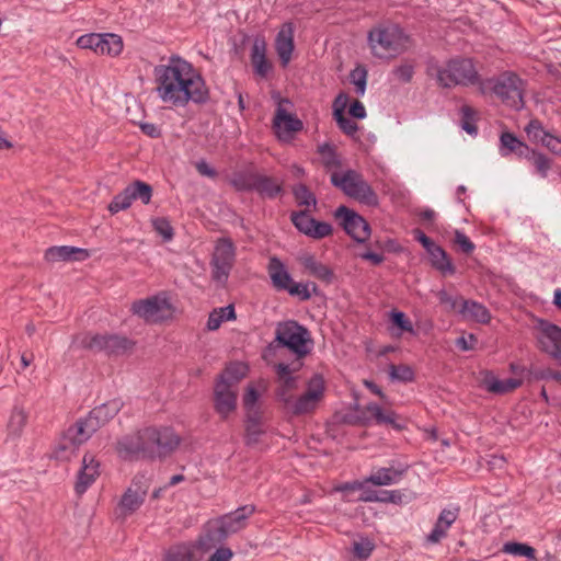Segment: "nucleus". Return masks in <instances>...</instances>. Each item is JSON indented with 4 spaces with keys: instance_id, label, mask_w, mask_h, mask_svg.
Segmentation results:
<instances>
[{
    "instance_id": "1",
    "label": "nucleus",
    "mask_w": 561,
    "mask_h": 561,
    "mask_svg": "<svg viewBox=\"0 0 561 561\" xmlns=\"http://www.w3.org/2000/svg\"><path fill=\"white\" fill-rule=\"evenodd\" d=\"M153 76L158 98L173 107L190 103L204 104L209 89L199 71L186 59L172 55L165 64L154 67Z\"/></svg>"
},
{
    "instance_id": "2",
    "label": "nucleus",
    "mask_w": 561,
    "mask_h": 561,
    "mask_svg": "<svg viewBox=\"0 0 561 561\" xmlns=\"http://www.w3.org/2000/svg\"><path fill=\"white\" fill-rule=\"evenodd\" d=\"M277 375V388L275 397L283 408L293 415H306L313 413L325 393V380L321 374H314L307 382V388L299 397L294 396L298 388L297 377L293 376L288 364L275 365Z\"/></svg>"
},
{
    "instance_id": "3",
    "label": "nucleus",
    "mask_w": 561,
    "mask_h": 561,
    "mask_svg": "<svg viewBox=\"0 0 561 561\" xmlns=\"http://www.w3.org/2000/svg\"><path fill=\"white\" fill-rule=\"evenodd\" d=\"M427 75L435 78L438 87L451 89L456 87H478L481 95L488 94L484 78L481 77L473 58L456 56L443 65L430 64Z\"/></svg>"
},
{
    "instance_id": "4",
    "label": "nucleus",
    "mask_w": 561,
    "mask_h": 561,
    "mask_svg": "<svg viewBox=\"0 0 561 561\" xmlns=\"http://www.w3.org/2000/svg\"><path fill=\"white\" fill-rule=\"evenodd\" d=\"M367 44L375 58L390 60L407 53L412 41L399 24L387 23L369 30Z\"/></svg>"
},
{
    "instance_id": "5",
    "label": "nucleus",
    "mask_w": 561,
    "mask_h": 561,
    "mask_svg": "<svg viewBox=\"0 0 561 561\" xmlns=\"http://www.w3.org/2000/svg\"><path fill=\"white\" fill-rule=\"evenodd\" d=\"M483 82L488 93L492 92L505 106L514 111L524 108L526 82L515 72L505 71L497 77L486 78Z\"/></svg>"
},
{
    "instance_id": "6",
    "label": "nucleus",
    "mask_w": 561,
    "mask_h": 561,
    "mask_svg": "<svg viewBox=\"0 0 561 561\" xmlns=\"http://www.w3.org/2000/svg\"><path fill=\"white\" fill-rule=\"evenodd\" d=\"M99 428L98 421H94L90 414L78 420L59 439L54 449V457L59 460H70L76 456L80 445L85 443Z\"/></svg>"
},
{
    "instance_id": "7",
    "label": "nucleus",
    "mask_w": 561,
    "mask_h": 561,
    "mask_svg": "<svg viewBox=\"0 0 561 561\" xmlns=\"http://www.w3.org/2000/svg\"><path fill=\"white\" fill-rule=\"evenodd\" d=\"M272 100L276 108L272 119V128L276 138L282 142H290L296 133L301 131L304 123L294 113V103L282 96L277 91L272 92Z\"/></svg>"
},
{
    "instance_id": "8",
    "label": "nucleus",
    "mask_w": 561,
    "mask_h": 561,
    "mask_svg": "<svg viewBox=\"0 0 561 561\" xmlns=\"http://www.w3.org/2000/svg\"><path fill=\"white\" fill-rule=\"evenodd\" d=\"M331 183L340 188L345 195L366 206H377L378 195L368 184L363 175L355 170L334 172L331 175Z\"/></svg>"
},
{
    "instance_id": "9",
    "label": "nucleus",
    "mask_w": 561,
    "mask_h": 561,
    "mask_svg": "<svg viewBox=\"0 0 561 561\" xmlns=\"http://www.w3.org/2000/svg\"><path fill=\"white\" fill-rule=\"evenodd\" d=\"M275 341L288 348L298 358L308 355L313 346V341L307 328L295 320L278 322L275 330Z\"/></svg>"
},
{
    "instance_id": "10",
    "label": "nucleus",
    "mask_w": 561,
    "mask_h": 561,
    "mask_svg": "<svg viewBox=\"0 0 561 561\" xmlns=\"http://www.w3.org/2000/svg\"><path fill=\"white\" fill-rule=\"evenodd\" d=\"M130 311L146 323L158 324L171 319L174 308L168 294L161 291L148 298L134 301Z\"/></svg>"
},
{
    "instance_id": "11",
    "label": "nucleus",
    "mask_w": 561,
    "mask_h": 561,
    "mask_svg": "<svg viewBox=\"0 0 561 561\" xmlns=\"http://www.w3.org/2000/svg\"><path fill=\"white\" fill-rule=\"evenodd\" d=\"M77 347L93 352H103L107 355H121L131 348L133 343L124 336L116 334L81 333L73 339Z\"/></svg>"
},
{
    "instance_id": "12",
    "label": "nucleus",
    "mask_w": 561,
    "mask_h": 561,
    "mask_svg": "<svg viewBox=\"0 0 561 561\" xmlns=\"http://www.w3.org/2000/svg\"><path fill=\"white\" fill-rule=\"evenodd\" d=\"M236 261V247L229 238H220L210 260L211 278L225 286Z\"/></svg>"
},
{
    "instance_id": "13",
    "label": "nucleus",
    "mask_w": 561,
    "mask_h": 561,
    "mask_svg": "<svg viewBox=\"0 0 561 561\" xmlns=\"http://www.w3.org/2000/svg\"><path fill=\"white\" fill-rule=\"evenodd\" d=\"M333 216L354 242L365 244L370 239L371 228L369 222L355 210L341 205L334 210Z\"/></svg>"
},
{
    "instance_id": "14",
    "label": "nucleus",
    "mask_w": 561,
    "mask_h": 561,
    "mask_svg": "<svg viewBox=\"0 0 561 561\" xmlns=\"http://www.w3.org/2000/svg\"><path fill=\"white\" fill-rule=\"evenodd\" d=\"M151 196L152 187L149 184L142 181H135L116 194L107 208L114 215L129 208L135 199H140L142 204L147 205L150 203Z\"/></svg>"
},
{
    "instance_id": "15",
    "label": "nucleus",
    "mask_w": 561,
    "mask_h": 561,
    "mask_svg": "<svg viewBox=\"0 0 561 561\" xmlns=\"http://www.w3.org/2000/svg\"><path fill=\"white\" fill-rule=\"evenodd\" d=\"M413 237L425 249L433 268L443 275H454L456 267L453 264L447 252L430 237H427L421 229L416 228L412 231Z\"/></svg>"
},
{
    "instance_id": "16",
    "label": "nucleus",
    "mask_w": 561,
    "mask_h": 561,
    "mask_svg": "<svg viewBox=\"0 0 561 561\" xmlns=\"http://www.w3.org/2000/svg\"><path fill=\"white\" fill-rule=\"evenodd\" d=\"M145 439L148 443L151 456H164L172 453L180 445V437L171 427H146Z\"/></svg>"
},
{
    "instance_id": "17",
    "label": "nucleus",
    "mask_w": 561,
    "mask_h": 561,
    "mask_svg": "<svg viewBox=\"0 0 561 561\" xmlns=\"http://www.w3.org/2000/svg\"><path fill=\"white\" fill-rule=\"evenodd\" d=\"M538 347L561 365V328L546 320L538 322Z\"/></svg>"
},
{
    "instance_id": "18",
    "label": "nucleus",
    "mask_w": 561,
    "mask_h": 561,
    "mask_svg": "<svg viewBox=\"0 0 561 561\" xmlns=\"http://www.w3.org/2000/svg\"><path fill=\"white\" fill-rule=\"evenodd\" d=\"M290 220L295 228L302 234L320 240L333 232V227L327 221H319L310 216L309 209L293 211Z\"/></svg>"
},
{
    "instance_id": "19",
    "label": "nucleus",
    "mask_w": 561,
    "mask_h": 561,
    "mask_svg": "<svg viewBox=\"0 0 561 561\" xmlns=\"http://www.w3.org/2000/svg\"><path fill=\"white\" fill-rule=\"evenodd\" d=\"M252 504L238 507L236 511L225 514L218 519V539H226L229 535L236 534L247 526V519L255 512Z\"/></svg>"
},
{
    "instance_id": "20",
    "label": "nucleus",
    "mask_w": 561,
    "mask_h": 561,
    "mask_svg": "<svg viewBox=\"0 0 561 561\" xmlns=\"http://www.w3.org/2000/svg\"><path fill=\"white\" fill-rule=\"evenodd\" d=\"M115 449L118 457L125 460L152 457L148 443L145 439V428L135 434L121 437L116 443Z\"/></svg>"
},
{
    "instance_id": "21",
    "label": "nucleus",
    "mask_w": 561,
    "mask_h": 561,
    "mask_svg": "<svg viewBox=\"0 0 561 561\" xmlns=\"http://www.w3.org/2000/svg\"><path fill=\"white\" fill-rule=\"evenodd\" d=\"M214 408L221 419H227L237 409V389L225 381L214 387Z\"/></svg>"
},
{
    "instance_id": "22",
    "label": "nucleus",
    "mask_w": 561,
    "mask_h": 561,
    "mask_svg": "<svg viewBox=\"0 0 561 561\" xmlns=\"http://www.w3.org/2000/svg\"><path fill=\"white\" fill-rule=\"evenodd\" d=\"M355 410L359 413L358 419L364 425H368L371 422H375L378 425L387 424L394 428L401 427L396 423L397 414L394 411L383 410L379 404L375 402H370L364 408H360L357 404Z\"/></svg>"
},
{
    "instance_id": "23",
    "label": "nucleus",
    "mask_w": 561,
    "mask_h": 561,
    "mask_svg": "<svg viewBox=\"0 0 561 561\" xmlns=\"http://www.w3.org/2000/svg\"><path fill=\"white\" fill-rule=\"evenodd\" d=\"M100 476V462L91 454H85L82 458L81 468L77 474L75 491L82 495L95 482Z\"/></svg>"
},
{
    "instance_id": "24",
    "label": "nucleus",
    "mask_w": 561,
    "mask_h": 561,
    "mask_svg": "<svg viewBox=\"0 0 561 561\" xmlns=\"http://www.w3.org/2000/svg\"><path fill=\"white\" fill-rule=\"evenodd\" d=\"M458 515H459L458 506L443 508L438 515V518H437L433 529L426 536V542L432 543V545L440 542V540L447 536L448 529L457 520Z\"/></svg>"
},
{
    "instance_id": "25",
    "label": "nucleus",
    "mask_w": 561,
    "mask_h": 561,
    "mask_svg": "<svg viewBox=\"0 0 561 561\" xmlns=\"http://www.w3.org/2000/svg\"><path fill=\"white\" fill-rule=\"evenodd\" d=\"M275 49L283 67L290 62L294 44V25L290 22L284 23L275 38Z\"/></svg>"
},
{
    "instance_id": "26",
    "label": "nucleus",
    "mask_w": 561,
    "mask_h": 561,
    "mask_svg": "<svg viewBox=\"0 0 561 561\" xmlns=\"http://www.w3.org/2000/svg\"><path fill=\"white\" fill-rule=\"evenodd\" d=\"M481 375L482 388L494 394H505L512 392L523 385V380L518 378L499 379L491 370H483Z\"/></svg>"
},
{
    "instance_id": "27",
    "label": "nucleus",
    "mask_w": 561,
    "mask_h": 561,
    "mask_svg": "<svg viewBox=\"0 0 561 561\" xmlns=\"http://www.w3.org/2000/svg\"><path fill=\"white\" fill-rule=\"evenodd\" d=\"M407 471L408 466H399L398 468L380 467L366 477V482L376 486L398 484Z\"/></svg>"
},
{
    "instance_id": "28",
    "label": "nucleus",
    "mask_w": 561,
    "mask_h": 561,
    "mask_svg": "<svg viewBox=\"0 0 561 561\" xmlns=\"http://www.w3.org/2000/svg\"><path fill=\"white\" fill-rule=\"evenodd\" d=\"M499 151L502 157H508L514 153L518 158L530 159L529 146L510 131L501 134Z\"/></svg>"
},
{
    "instance_id": "29",
    "label": "nucleus",
    "mask_w": 561,
    "mask_h": 561,
    "mask_svg": "<svg viewBox=\"0 0 561 561\" xmlns=\"http://www.w3.org/2000/svg\"><path fill=\"white\" fill-rule=\"evenodd\" d=\"M267 273L272 285L277 290L285 291L294 280L285 264L277 256L270 257Z\"/></svg>"
},
{
    "instance_id": "30",
    "label": "nucleus",
    "mask_w": 561,
    "mask_h": 561,
    "mask_svg": "<svg viewBox=\"0 0 561 561\" xmlns=\"http://www.w3.org/2000/svg\"><path fill=\"white\" fill-rule=\"evenodd\" d=\"M88 257L89 253L87 250L69 245L51 247L45 252V259L48 262L82 261Z\"/></svg>"
},
{
    "instance_id": "31",
    "label": "nucleus",
    "mask_w": 561,
    "mask_h": 561,
    "mask_svg": "<svg viewBox=\"0 0 561 561\" xmlns=\"http://www.w3.org/2000/svg\"><path fill=\"white\" fill-rule=\"evenodd\" d=\"M251 62L253 70L260 78H266L272 70V64L266 58V44L255 39L251 48Z\"/></svg>"
},
{
    "instance_id": "32",
    "label": "nucleus",
    "mask_w": 561,
    "mask_h": 561,
    "mask_svg": "<svg viewBox=\"0 0 561 561\" xmlns=\"http://www.w3.org/2000/svg\"><path fill=\"white\" fill-rule=\"evenodd\" d=\"M164 561H201V553L197 552L193 542H179L172 545L164 551Z\"/></svg>"
},
{
    "instance_id": "33",
    "label": "nucleus",
    "mask_w": 561,
    "mask_h": 561,
    "mask_svg": "<svg viewBox=\"0 0 561 561\" xmlns=\"http://www.w3.org/2000/svg\"><path fill=\"white\" fill-rule=\"evenodd\" d=\"M300 262L311 276L325 283H331L333 280V270L330 266L317 261L313 255L306 254L300 259Z\"/></svg>"
},
{
    "instance_id": "34",
    "label": "nucleus",
    "mask_w": 561,
    "mask_h": 561,
    "mask_svg": "<svg viewBox=\"0 0 561 561\" xmlns=\"http://www.w3.org/2000/svg\"><path fill=\"white\" fill-rule=\"evenodd\" d=\"M122 405L123 403L119 399H113L95 407L89 414L94 421H98L99 427H101L121 411Z\"/></svg>"
},
{
    "instance_id": "35",
    "label": "nucleus",
    "mask_w": 561,
    "mask_h": 561,
    "mask_svg": "<svg viewBox=\"0 0 561 561\" xmlns=\"http://www.w3.org/2000/svg\"><path fill=\"white\" fill-rule=\"evenodd\" d=\"M267 389V382L260 379L256 382L249 383L242 397L243 408L247 412H252L257 408V403L263 392Z\"/></svg>"
},
{
    "instance_id": "36",
    "label": "nucleus",
    "mask_w": 561,
    "mask_h": 561,
    "mask_svg": "<svg viewBox=\"0 0 561 561\" xmlns=\"http://www.w3.org/2000/svg\"><path fill=\"white\" fill-rule=\"evenodd\" d=\"M255 192L262 197L274 199L283 193V182L267 175L257 174Z\"/></svg>"
},
{
    "instance_id": "37",
    "label": "nucleus",
    "mask_w": 561,
    "mask_h": 561,
    "mask_svg": "<svg viewBox=\"0 0 561 561\" xmlns=\"http://www.w3.org/2000/svg\"><path fill=\"white\" fill-rule=\"evenodd\" d=\"M248 371L249 366L245 363H230L219 375L217 381H225L232 387H237V385L248 375Z\"/></svg>"
},
{
    "instance_id": "38",
    "label": "nucleus",
    "mask_w": 561,
    "mask_h": 561,
    "mask_svg": "<svg viewBox=\"0 0 561 561\" xmlns=\"http://www.w3.org/2000/svg\"><path fill=\"white\" fill-rule=\"evenodd\" d=\"M460 312L465 318L480 323H488L491 319L489 310L482 304L473 300H463Z\"/></svg>"
},
{
    "instance_id": "39",
    "label": "nucleus",
    "mask_w": 561,
    "mask_h": 561,
    "mask_svg": "<svg viewBox=\"0 0 561 561\" xmlns=\"http://www.w3.org/2000/svg\"><path fill=\"white\" fill-rule=\"evenodd\" d=\"M257 174L251 171H237L230 179V185L238 192H251L255 190Z\"/></svg>"
},
{
    "instance_id": "40",
    "label": "nucleus",
    "mask_w": 561,
    "mask_h": 561,
    "mask_svg": "<svg viewBox=\"0 0 561 561\" xmlns=\"http://www.w3.org/2000/svg\"><path fill=\"white\" fill-rule=\"evenodd\" d=\"M389 319L392 323V325L396 328V331L391 329L393 336H401L403 333H409L413 336L416 335V331L413 327L412 321L407 317V314L403 311L400 310H392L389 313Z\"/></svg>"
},
{
    "instance_id": "41",
    "label": "nucleus",
    "mask_w": 561,
    "mask_h": 561,
    "mask_svg": "<svg viewBox=\"0 0 561 561\" xmlns=\"http://www.w3.org/2000/svg\"><path fill=\"white\" fill-rule=\"evenodd\" d=\"M236 319V311L232 305L214 309L206 323L208 331H216L220 328L221 323L229 320Z\"/></svg>"
},
{
    "instance_id": "42",
    "label": "nucleus",
    "mask_w": 561,
    "mask_h": 561,
    "mask_svg": "<svg viewBox=\"0 0 561 561\" xmlns=\"http://www.w3.org/2000/svg\"><path fill=\"white\" fill-rule=\"evenodd\" d=\"M145 501V493L128 489L122 496L119 508L127 516L136 512Z\"/></svg>"
},
{
    "instance_id": "43",
    "label": "nucleus",
    "mask_w": 561,
    "mask_h": 561,
    "mask_svg": "<svg viewBox=\"0 0 561 561\" xmlns=\"http://www.w3.org/2000/svg\"><path fill=\"white\" fill-rule=\"evenodd\" d=\"M102 41L99 55L118 56L123 50V39L119 35L113 33L102 34Z\"/></svg>"
},
{
    "instance_id": "44",
    "label": "nucleus",
    "mask_w": 561,
    "mask_h": 561,
    "mask_svg": "<svg viewBox=\"0 0 561 561\" xmlns=\"http://www.w3.org/2000/svg\"><path fill=\"white\" fill-rule=\"evenodd\" d=\"M290 296L297 297L301 301L309 300L312 295L319 294V288L316 283L307 282V283H293L285 290Z\"/></svg>"
},
{
    "instance_id": "45",
    "label": "nucleus",
    "mask_w": 561,
    "mask_h": 561,
    "mask_svg": "<svg viewBox=\"0 0 561 561\" xmlns=\"http://www.w3.org/2000/svg\"><path fill=\"white\" fill-rule=\"evenodd\" d=\"M293 195L298 206H305L307 209L317 207L316 195L305 184H296L291 188Z\"/></svg>"
},
{
    "instance_id": "46",
    "label": "nucleus",
    "mask_w": 561,
    "mask_h": 561,
    "mask_svg": "<svg viewBox=\"0 0 561 561\" xmlns=\"http://www.w3.org/2000/svg\"><path fill=\"white\" fill-rule=\"evenodd\" d=\"M502 550L507 554L525 557L529 560H533L536 557V550L531 546L523 542H505Z\"/></svg>"
},
{
    "instance_id": "47",
    "label": "nucleus",
    "mask_w": 561,
    "mask_h": 561,
    "mask_svg": "<svg viewBox=\"0 0 561 561\" xmlns=\"http://www.w3.org/2000/svg\"><path fill=\"white\" fill-rule=\"evenodd\" d=\"M26 420L27 415L24 410L20 408L13 409L8 422L9 434L12 436H19L26 424Z\"/></svg>"
},
{
    "instance_id": "48",
    "label": "nucleus",
    "mask_w": 561,
    "mask_h": 561,
    "mask_svg": "<svg viewBox=\"0 0 561 561\" xmlns=\"http://www.w3.org/2000/svg\"><path fill=\"white\" fill-rule=\"evenodd\" d=\"M368 71L364 66H357L350 72V81L355 87L358 96L366 92Z\"/></svg>"
},
{
    "instance_id": "49",
    "label": "nucleus",
    "mask_w": 561,
    "mask_h": 561,
    "mask_svg": "<svg viewBox=\"0 0 561 561\" xmlns=\"http://www.w3.org/2000/svg\"><path fill=\"white\" fill-rule=\"evenodd\" d=\"M525 133L533 141H538L545 147L546 138L551 137L552 134L547 131L541 122L538 119H531L525 127Z\"/></svg>"
},
{
    "instance_id": "50",
    "label": "nucleus",
    "mask_w": 561,
    "mask_h": 561,
    "mask_svg": "<svg viewBox=\"0 0 561 561\" xmlns=\"http://www.w3.org/2000/svg\"><path fill=\"white\" fill-rule=\"evenodd\" d=\"M461 113V128L471 136L478 135L476 125L477 112L469 105H463L460 108Z\"/></svg>"
},
{
    "instance_id": "51",
    "label": "nucleus",
    "mask_w": 561,
    "mask_h": 561,
    "mask_svg": "<svg viewBox=\"0 0 561 561\" xmlns=\"http://www.w3.org/2000/svg\"><path fill=\"white\" fill-rule=\"evenodd\" d=\"M318 152L321 156L322 163L325 168H337L341 161L336 154L334 147L328 142H324L318 147Z\"/></svg>"
},
{
    "instance_id": "52",
    "label": "nucleus",
    "mask_w": 561,
    "mask_h": 561,
    "mask_svg": "<svg viewBox=\"0 0 561 561\" xmlns=\"http://www.w3.org/2000/svg\"><path fill=\"white\" fill-rule=\"evenodd\" d=\"M389 376L400 382H412L415 378L413 368L408 365H390Z\"/></svg>"
},
{
    "instance_id": "53",
    "label": "nucleus",
    "mask_w": 561,
    "mask_h": 561,
    "mask_svg": "<svg viewBox=\"0 0 561 561\" xmlns=\"http://www.w3.org/2000/svg\"><path fill=\"white\" fill-rule=\"evenodd\" d=\"M103 43L102 34L90 33L81 35L77 39V45L82 49H91L99 55L100 45Z\"/></svg>"
},
{
    "instance_id": "54",
    "label": "nucleus",
    "mask_w": 561,
    "mask_h": 561,
    "mask_svg": "<svg viewBox=\"0 0 561 561\" xmlns=\"http://www.w3.org/2000/svg\"><path fill=\"white\" fill-rule=\"evenodd\" d=\"M529 160L533 162L540 176L546 178L551 167L550 159L546 154L530 149Z\"/></svg>"
},
{
    "instance_id": "55",
    "label": "nucleus",
    "mask_w": 561,
    "mask_h": 561,
    "mask_svg": "<svg viewBox=\"0 0 561 561\" xmlns=\"http://www.w3.org/2000/svg\"><path fill=\"white\" fill-rule=\"evenodd\" d=\"M391 75L399 82L408 83L413 78L414 65L410 62H402L392 69Z\"/></svg>"
},
{
    "instance_id": "56",
    "label": "nucleus",
    "mask_w": 561,
    "mask_h": 561,
    "mask_svg": "<svg viewBox=\"0 0 561 561\" xmlns=\"http://www.w3.org/2000/svg\"><path fill=\"white\" fill-rule=\"evenodd\" d=\"M153 229L163 237L165 241H170L173 238V228L167 218L158 217L151 220Z\"/></svg>"
},
{
    "instance_id": "57",
    "label": "nucleus",
    "mask_w": 561,
    "mask_h": 561,
    "mask_svg": "<svg viewBox=\"0 0 561 561\" xmlns=\"http://www.w3.org/2000/svg\"><path fill=\"white\" fill-rule=\"evenodd\" d=\"M374 550V543L368 538H362L353 543V553L360 560H366Z\"/></svg>"
},
{
    "instance_id": "58",
    "label": "nucleus",
    "mask_w": 561,
    "mask_h": 561,
    "mask_svg": "<svg viewBox=\"0 0 561 561\" xmlns=\"http://www.w3.org/2000/svg\"><path fill=\"white\" fill-rule=\"evenodd\" d=\"M264 434L262 426L245 425L244 443L248 447H255L261 442Z\"/></svg>"
},
{
    "instance_id": "59",
    "label": "nucleus",
    "mask_w": 561,
    "mask_h": 561,
    "mask_svg": "<svg viewBox=\"0 0 561 561\" xmlns=\"http://www.w3.org/2000/svg\"><path fill=\"white\" fill-rule=\"evenodd\" d=\"M217 540L214 538L211 534H207L198 538L197 541L193 542V546L196 547L197 552L201 553V560L204 558L206 553H208L213 548H215Z\"/></svg>"
},
{
    "instance_id": "60",
    "label": "nucleus",
    "mask_w": 561,
    "mask_h": 561,
    "mask_svg": "<svg viewBox=\"0 0 561 561\" xmlns=\"http://www.w3.org/2000/svg\"><path fill=\"white\" fill-rule=\"evenodd\" d=\"M455 243L460 248L463 253L470 254L474 251L476 245L470 238L461 230L455 231Z\"/></svg>"
},
{
    "instance_id": "61",
    "label": "nucleus",
    "mask_w": 561,
    "mask_h": 561,
    "mask_svg": "<svg viewBox=\"0 0 561 561\" xmlns=\"http://www.w3.org/2000/svg\"><path fill=\"white\" fill-rule=\"evenodd\" d=\"M334 119L336 121L339 127L345 135L354 136L357 133V124L351 118L345 117L344 114L335 115Z\"/></svg>"
},
{
    "instance_id": "62",
    "label": "nucleus",
    "mask_w": 561,
    "mask_h": 561,
    "mask_svg": "<svg viewBox=\"0 0 561 561\" xmlns=\"http://www.w3.org/2000/svg\"><path fill=\"white\" fill-rule=\"evenodd\" d=\"M350 96L346 92L341 91L333 101V116L344 114L348 105Z\"/></svg>"
},
{
    "instance_id": "63",
    "label": "nucleus",
    "mask_w": 561,
    "mask_h": 561,
    "mask_svg": "<svg viewBox=\"0 0 561 561\" xmlns=\"http://www.w3.org/2000/svg\"><path fill=\"white\" fill-rule=\"evenodd\" d=\"M455 344L462 352L471 351L477 344V337L473 334L461 335L456 340Z\"/></svg>"
},
{
    "instance_id": "64",
    "label": "nucleus",
    "mask_w": 561,
    "mask_h": 561,
    "mask_svg": "<svg viewBox=\"0 0 561 561\" xmlns=\"http://www.w3.org/2000/svg\"><path fill=\"white\" fill-rule=\"evenodd\" d=\"M545 147L553 154L561 158V138L552 135L546 138Z\"/></svg>"
}]
</instances>
